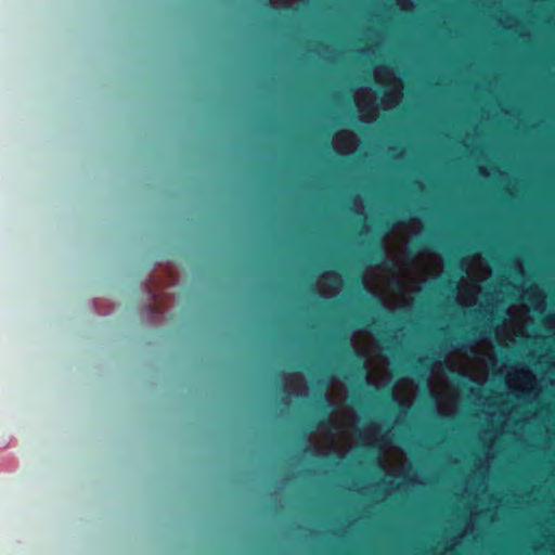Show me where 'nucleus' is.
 Instances as JSON below:
<instances>
[{
  "label": "nucleus",
  "mask_w": 555,
  "mask_h": 555,
  "mask_svg": "<svg viewBox=\"0 0 555 555\" xmlns=\"http://www.w3.org/2000/svg\"><path fill=\"white\" fill-rule=\"evenodd\" d=\"M374 77L379 85L386 88L382 99H378L371 87L361 88L354 93V101L360 117L365 122H371L376 119L379 106L384 109H390L395 107L402 98V85L396 77L392 68L384 65L377 66L374 69Z\"/></svg>",
  "instance_id": "f257e3e1"
},
{
  "label": "nucleus",
  "mask_w": 555,
  "mask_h": 555,
  "mask_svg": "<svg viewBox=\"0 0 555 555\" xmlns=\"http://www.w3.org/2000/svg\"><path fill=\"white\" fill-rule=\"evenodd\" d=\"M508 389L520 400L531 401L539 397V386L534 373L524 364L515 365L506 376Z\"/></svg>",
  "instance_id": "f03ea898"
},
{
  "label": "nucleus",
  "mask_w": 555,
  "mask_h": 555,
  "mask_svg": "<svg viewBox=\"0 0 555 555\" xmlns=\"http://www.w3.org/2000/svg\"><path fill=\"white\" fill-rule=\"evenodd\" d=\"M466 275L461 279L457 299L463 306L469 307L476 304L480 287L476 283L468 281L475 280V275L469 269H466Z\"/></svg>",
  "instance_id": "7ed1b4c3"
},
{
  "label": "nucleus",
  "mask_w": 555,
  "mask_h": 555,
  "mask_svg": "<svg viewBox=\"0 0 555 555\" xmlns=\"http://www.w3.org/2000/svg\"><path fill=\"white\" fill-rule=\"evenodd\" d=\"M358 145L357 135L351 131L337 132L333 139V146L340 154H351Z\"/></svg>",
  "instance_id": "20e7f679"
},
{
  "label": "nucleus",
  "mask_w": 555,
  "mask_h": 555,
  "mask_svg": "<svg viewBox=\"0 0 555 555\" xmlns=\"http://www.w3.org/2000/svg\"><path fill=\"white\" fill-rule=\"evenodd\" d=\"M341 287V278L336 272H327L319 281V291L324 297L335 296Z\"/></svg>",
  "instance_id": "39448f33"
},
{
  "label": "nucleus",
  "mask_w": 555,
  "mask_h": 555,
  "mask_svg": "<svg viewBox=\"0 0 555 555\" xmlns=\"http://www.w3.org/2000/svg\"><path fill=\"white\" fill-rule=\"evenodd\" d=\"M449 369H450L451 373H454L457 376L467 378L470 382L478 383L479 378L476 376L474 369L469 365L450 362Z\"/></svg>",
  "instance_id": "423d86ee"
},
{
  "label": "nucleus",
  "mask_w": 555,
  "mask_h": 555,
  "mask_svg": "<svg viewBox=\"0 0 555 555\" xmlns=\"http://www.w3.org/2000/svg\"><path fill=\"white\" fill-rule=\"evenodd\" d=\"M366 382L369 385L375 386L376 388H383L390 384L391 375L386 372L380 378H376L372 372H366Z\"/></svg>",
  "instance_id": "0eeeda50"
},
{
  "label": "nucleus",
  "mask_w": 555,
  "mask_h": 555,
  "mask_svg": "<svg viewBox=\"0 0 555 555\" xmlns=\"http://www.w3.org/2000/svg\"><path fill=\"white\" fill-rule=\"evenodd\" d=\"M434 374L435 373L433 372L430 378L427 380V388L429 390L430 396L434 398L437 405L441 410L442 390H440L436 383L433 380Z\"/></svg>",
  "instance_id": "6e6552de"
},
{
  "label": "nucleus",
  "mask_w": 555,
  "mask_h": 555,
  "mask_svg": "<svg viewBox=\"0 0 555 555\" xmlns=\"http://www.w3.org/2000/svg\"><path fill=\"white\" fill-rule=\"evenodd\" d=\"M362 283H363L365 289L370 294H372L373 296H375V297H382L383 296L384 289L373 283L370 273H366L363 276Z\"/></svg>",
  "instance_id": "1a4fd4ad"
},
{
  "label": "nucleus",
  "mask_w": 555,
  "mask_h": 555,
  "mask_svg": "<svg viewBox=\"0 0 555 555\" xmlns=\"http://www.w3.org/2000/svg\"><path fill=\"white\" fill-rule=\"evenodd\" d=\"M361 440L364 444L374 446L377 442V427L375 424H371L365 434L361 436Z\"/></svg>",
  "instance_id": "9d476101"
},
{
  "label": "nucleus",
  "mask_w": 555,
  "mask_h": 555,
  "mask_svg": "<svg viewBox=\"0 0 555 555\" xmlns=\"http://www.w3.org/2000/svg\"><path fill=\"white\" fill-rule=\"evenodd\" d=\"M392 395H393L395 400L398 401L400 404H405L406 401L409 400L408 398L406 399L401 398L400 391H399V385H396L393 387Z\"/></svg>",
  "instance_id": "9b49d317"
},
{
  "label": "nucleus",
  "mask_w": 555,
  "mask_h": 555,
  "mask_svg": "<svg viewBox=\"0 0 555 555\" xmlns=\"http://www.w3.org/2000/svg\"><path fill=\"white\" fill-rule=\"evenodd\" d=\"M393 279L396 280V283L402 291L405 289V278L404 276L398 274V275L393 276Z\"/></svg>",
  "instance_id": "f8f14e48"
},
{
  "label": "nucleus",
  "mask_w": 555,
  "mask_h": 555,
  "mask_svg": "<svg viewBox=\"0 0 555 555\" xmlns=\"http://www.w3.org/2000/svg\"><path fill=\"white\" fill-rule=\"evenodd\" d=\"M535 308L538 310H542L544 308V298L542 296H538Z\"/></svg>",
  "instance_id": "ddd939ff"
},
{
  "label": "nucleus",
  "mask_w": 555,
  "mask_h": 555,
  "mask_svg": "<svg viewBox=\"0 0 555 555\" xmlns=\"http://www.w3.org/2000/svg\"><path fill=\"white\" fill-rule=\"evenodd\" d=\"M332 422L334 424V429H335V434L334 435H338L340 433V425L338 424L337 418L332 420Z\"/></svg>",
  "instance_id": "4468645a"
},
{
  "label": "nucleus",
  "mask_w": 555,
  "mask_h": 555,
  "mask_svg": "<svg viewBox=\"0 0 555 555\" xmlns=\"http://www.w3.org/2000/svg\"><path fill=\"white\" fill-rule=\"evenodd\" d=\"M443 383L446 384L444 385L446 388H451V385H450V382L448 378H446V380H443Z\"/></svg>",
  "instance_id": "2eb2a0df"
},
{
  "label": "nucleus",
  "mask_w": 555,
  "mask_h": 555,
  "mask_svg": "<svg viewBox=\"0 0 555 555\" xmlns=\"http://www.w3.org/2000/svg\"><path fill=\"white\" fill-rule=\"evenodd\" d=\"M409 388L411 389V391H413L414 389L413 383L411 380H409Z\"/></svg>",
  "instance_id": "dca6fc26"
},
{
  "label": "nucleus",
  "mask_w": 555,
  "mask_h": 555,
  "mask_svg": "<svg viewBox=\"0 0 555 555\" xmlns=\"http://www.w3.org/2000/svg\"><path fill=\"white\" fill-rule=\"evenodd\" d=\"M451 391H452V396H453V397H457V396H459V393H457V391H456V390L451 389Z\"/></svg>",
  "instance_id": "f3484780"
},
{
  "label": "nucleus",
  "mask_w": 555,
  "mask_h": 555,
  "mask_svg": "<svg viewBox=\"0 0 555 555\" xmlns=\"http://www.w3.org/2000/svg\"><path fill=\"white\" fill-rule=\"evenodd\" d=\"M512 310H513V308L511 307V308L508 309V311H507V313H508V315H509V317H512V315H513V311H512Z\"/></svg>",
  "instance_id": "a211bd4d"
},
{
  "label": "nucleus",
  "mask_w": 555,
  "mask_h": 555,
  "mask_svg": "<svg viewBox=\"0 0 555 555\" xmlns=\"http://www.w3.org/2000/svg\"><path fill=\"white\" fill-rule=\"evenodd\" d=\"M326 399L332 403V399L328 395L326 396Z\"/></svg>",
  "instance_id": "6ab92c4d"
},
{
  "label": "nucleus",
  "mask_w": 555,
  "mask_h": 555,
  "mask_svg": "<svg viewBox=\"0 0 555 555\" xmlns=\"http://www.w3.org/2000/svg\"><path fill=\"white\" fill-rule=\"evenodd\" d=\"M547 321L555 323V319H548Z\"/></svg>",
  "instance_id": "aec40b11"
}]
</instances>
